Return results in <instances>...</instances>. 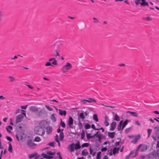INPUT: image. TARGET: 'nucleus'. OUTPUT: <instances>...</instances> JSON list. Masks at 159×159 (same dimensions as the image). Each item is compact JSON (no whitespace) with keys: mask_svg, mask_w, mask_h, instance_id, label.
<instances>
[{"mask_svg":"<svg viewBox=\"0 0 159 159\" xmlns=\"http://www.w3.org/2000/svg\"><path fill=\"white\" fill-rule=\"evenodd\" d=\"M61 42L57 41L55 43L52 45V48L54 49L55 52L56 53V54L55 53V57L59 56V52L60 51V46L62 44L61 43Z\"/></svg>","mask_w":159,"mask_h":159,"instance_id":"f257e3e1","label":"nucleus"},{"mask_svg":"<svg viewBox=\"0 0 159 159\" xmlns=\"http://www.w3.org/2000/svg\"><path fill=\"white\" fill-rule=\"evenodd\" d=\"M158 159L159 158V149H158L157 151L154 150L151 153L148 154L146 156L145 159Z\"/></svg>","mask_w":159,"mask_h":159,"instance_id":"f03ea898","label":"nucleus"},{"mask_svg":"<svg viewBox=\"0 0 159 159\" xmlns=\"http://www.w3.org/2000/svg\"><path fill=\"white\" fill-rule=\"evenodd\" d=\"M34 131L36 134L41 136L43 135L45 133L44 129L39 126H37L35 127Z\"/></svg>","mask_w":159,"mask_h":159,"instance_id":"7ed1b4c3","label":"nucleus"},{"mask_svg":"<svg viewBox=\"0 0 159 159\" xmlns=\"http://www.w3.org/2000/svg\"><path fill=\"white\" fill-rule=\"evenodd\" d=\"M72 68V66L71 64L69 62H67L66 65L63 66L61 69V70L63 72L66 73L67 72L68 70Z\"/></svg>","mask_w":159,"mask_h":159,"instance_id":"20e7f679","label":"nucleus"},{"mask_svg":"<svg viewBox=\"0 0 159 159\" xmlns=\"http://www.w3.org/2000/svg\"><path fill=\"white\" fill-rule=\"evenodd\" d=\"M141 148L140 151L142 152L145 151L148 148V146L145 144H140L137 147L136 151L138 152Z\"/></svg>","mask_w":159,"mask_h":159,"instance_id":"39448f33","label":"nucleus"},{"mask_svg":"<svg viewBox=\"0 0 159 159\" xmlns=\"http://www.w3.org/2000/svg\"><path fill=\"white\" fill-rule=\"evenodd\" d=\"M27 144L28 146L31 149L35 148L37 146L36 144L33 142L32 140L31 139H29L27 140Z\"/></svg>","mask_w":159,"mask_h":159,"instance_id":"423d86ee","label":"nucleus"},{"mask_svg":"<svg viewBox=\"0 0 159 159\" xmlns=\"http://www.w3.org/2000/svg\"><path fill=\"white\" fill-rule=\"evenodd\" d=\"M40 127L43 128V129L47 128L49 125V123L46 120H43L41 121L39 123Z\"/></svg>","mask_w":159,"mask_h":159,"instance_id":"0eeeda50","label":"nucleus"},{"mask_svg":"<svg viewBox=\"0 0 159 159\" xmlns=\"http://www.w3.org/2000/svg\"><path fill=\"white\" fill-rule=\"evenodd\" d=\"M26 116V114L24 112H22L21 114L18 115L17 116L16 120V123L20 122L24 117Z\"/></svg>","mask_w":159,"mask_h":159,"instance_id":"6e6552de","label":"nucleus"},{"mask_svg":"<svg viewBox=\"0 0 159 159\" xmlns=\"http://www.w3.org/2000/svg\"><path fill=\"white\" fill-rule=\"evenodd\" d=\"M140 138L141 136L140 134H138L135 137L133 140L131 141V143L134 144H136L137 143L138 140L140 139Z\"/></svg>","mask_w":159,"mask_h":159,"instance_id":"1a4fd4ad","label":"nucleus"},{"mask_svg":"<svg viewBox=\"0 0 159 159\" xmlns=\"http://www.w3.org/2000/svg\"><path fill=\"white\" fill-rule=\"evenodd\" d=\"M17 139L19 141H20L23 139V134L21 132H18L16 135Z\"/></svg>","mask_w":159,"mask_h":159,"instance_id":"9d476101","label":"nucleus"},{"mask_svg":"<svg viewBox=\"0 0 159 159\" xmlns=\"http://www.w3.org/2000/svg\"><path fill=\"white\" fill-rule=\"evenodd\" d=\"M39 108L35 106H31L30 108V110L32 112H35L38 111Z\"/></svg>","mask_w":159,"mask_h":159,"instance_id":"9b49d317","label":"nucleus"},{"mask_svg":"<svg viewBox=\"0 0 159 159\" xmlns=\"http://www.w3.org/2000/svg\"><path fill=\"white\" fill-rule=\"evenodd\" d=\"M120 148L115 147L113 148L112 150V153L111 152L110 153V155H111L112 154L115 155L116 153H118L120 150Z\"/></svg>","mask_w":159,"mask_h":159,"instance_id":"f8f14e48","label":"nucleus"},{"mask_svg":"<svg viewBox=\"0 0 159 159\" xmlns=\"http://www.w3.org/2000/svg\"><path fill=\"white\" fill-rule=\"evenodd\" d=\"M85 118V116L84 115V113L83 112L80 113L78 116V120H81V121H83Z\"/></svg>","mask_w":159,"mask_h":159,"instance_id":"ddd939ff","label":"nucleus"},{"mask_svg":"<svg viewBox=\"0 0 159 159\" xmlns=\"http://www.w3.org/2000/svg\"><path fill=\"white\" fill-rule=\"evenodd\" d=\"M116 125V122L113 121L112 122L110 125V130L113 131L115 128Z\"/></svg>","mask_w":159,"mask_h":159,"instance_id":"4468645a","label":"nucleus"},{"mask_svg":"<svg viewBox=\"0 0 159 159\" xmlns=\"http://www.w3.org/2000/svg\"><path fill=\"white\" fill-rule=\"evenodd\" d=\"M73 120L71 117H70L69 118V120L68 122V125L70 127L73 125Z\"/></svg>","mask_w":159,"mask_h":159,"instance_id":"2eb2a0df","label":"nucleus"},{"mask_svg":"<svg viewBox=\"0 0 159 159\" xmlns=\"http://www.w3.org/2000/svg\"><path fill=\"white\" fill-rule=\"evenodd\" d=\"M42 156L44 158L51 159L53 158V156H49L45 153H42Z\"/></svg>","mask_w":159,"mask_h":159,"instance_id":"dca6fc26","label":"nucleus"},{"mask_svg":"<svg viewBox=\"0 0 159 159\" xmlns=\"http://www.w3.org/2000/svg\"><path fill=\"white\" fill-rule=\"evenodd\" d=\"M59 114L61 116H65L66 115V111L65 110H62L61 109H59Z\"/></svg>","mask_w":159,"mask_h":159,"instance_id":"f3484780","label":"nucleus"},{"mask_svg":"<svg viewBox=\"0 0 159 159\" xmlns=\"http://www.w3.org/2000/svg\"><path fill=\"white\" fill-rule=\"evenodd\" d=\"M128 122V120H126L123 122H122V127L121 128V131H122L125 126L127 124Z\"/></svg>","mask_w":159,"mask_h":159,"instance_id":"a211bd4d","label":"nucleus"},{"mask_svg":"<svg viewBox=\"0 0 159 159\" xmlns=\"http://www.w3.org/2000/svg\"><path fill=\"white\" fill-rule=\"evenodd\" d=\"M81 154L83 156H86L87 155H88L89 152L86 149H84L82 151Z\"/></svg>","mask_w":159,"mask_h":159,"instance_id":"6ab92c4d","label":"nucleus"},{"mask_svg":"<svg viewBox=\"0 0 159 159\" xmlns=\"http://www.w3.org/2000/svg\"><path fill=\"white\" fill-rule=\"evenodd\" d=\"M115 134V133L114 132H109L108 133V136L111 139L114 138Z\"/></svg>","mask_w":159,"mask_h":159,"instance_id":"aec40b11","label":"nucleus"},{"mask_svg":"<svg viewBox=\"0 0 159 159\" xmlns=\"http://www.w3.org/2000/svg\"><path fill=\"white\" fill-rule=\"evenodd\" d=\"M123 121V120H121L119 124L117 126V130L118 131H120V130H121V128L122 127V122Z\"/></svg>","mask_w":159,"mask_h":159,"instance_id":"412c9836","label":"nucleus"},{"mask_svg":"<svg viewBox=\"0 0 159 159\" xmlns=\"http://www.w3.org/2000/svg\"><path fill=\"white\" fill-rule=\"evenodd\" d=\"M69 148L71 152H72L74 151L75 148L74 147V145L73 143H72L70 144L69 146Z\"/></svg>","mask_w":159,"mask_h":159,"instance_id":"4be33fe9","label":"nucleus"},{"mask_svg":"<svg viewBox=\"0 0 159 159\" xmlns=\"http://www.w3.org/2000/svg\"><path fill=\"white\" fill-rule=\"evenodd\" d=\"M74 146H75V149L76 150L80 149L81 148L79 142H77V143H76V144L74 145Z\"/></svg>","mask_w":159,"mask_h":159,"instance_id":"5701e85b","label":"nucleus"},{"mask_svg":"<svg viewBox=\"0 0 159 159\" xmlns=\"http://www.w3.org/2000/svg\"><path fill=\"white\" fill-rule=\"evenodd\" d=\"M126 112L130 113L131 115H132L133 116L136 117H137L138 116V114L136 112H131V111H127Z\"/></svg>","mask_w":159,"mask_h":159,"instance_id":"b1692460","label":"nucleus"},{"mask_svg":"<svg viewBox=\"0 0 159 159\" xmlns=\"http://www.w3.org/2000/svg\"><path fill=\"white\" fill-rule=\"evenodd\" d=\"M83 101H86L89 102H96L95 99L91 98H89L88 100L84 99L83 100Z\"/></svg>","mask_w":159,"mask_h":159,"instance_id":"393cba45","label":"nucleus"},{"mask_svg":"<svg viewBox=\"0 0 159 159\" xmlns=\"http://www.w3.org/2000/svg\"><path fill=\"white\" fill-rule=\"evenodd\" d=\"M56 114H52L51 116V119L52 121L53 122L57 121V118L55 116Z\"/></svg>","mask_w":159,"mask_h":159,"instance_id":"a878e982","label":"nucleus"},{"mask_svg":"<svg viewBox=\"0 0 159 159\" xmlns=\"http://www.w3.org/2000/svg\"><path fill=\"white\" fill-rule=\"evenodd\" d=\"M86 134L87 138L88 140H89L91 138H94L95 136H96V135L94 134L93 135H91V137H89L88 136V135H91V133H88L87 132H86Z\"/></svg>","mask_w":159,"mask_h":159,"instance_id":"bb28decb","label":"nucleus"},{"mask_svg":"<svg viewBox=\"0 0 159 159\" xmlns=\"http://www.w3.org/2000/svg\"><path fill=\"white\" fill-rule=\"evenodd\" d=\"M46 128V132L47 134H49L52 132V127L48 126L47 128Z\"/></svg>","mask_w":159,"mask_h":159,"instance_id":"cd10ccee","label":"nucleus"},{"mask_svg":"<svg viewBox=\"0 0 159 159\" xmlns=\"http://www.w3.org/2000/svg\"><path fill=\"white\" fill-rule=\"evenodd\" d=\"M142 2L140 4L142 6H148V3L146 2L145 0H142Z\"/></svg>","mask_w":159,"mask_h":159,"instance_id":"c85d7f7f","label":"nucleus"},{"mask_svg":"<svg viewBox=\"0 0 159 159\" xmlns=\"http://www.w3.org/2000/svg\"><path fill=\"white\" fill-rule=\"evenodd\" d=\"M13 129L12 127L10 125H9L7 126L6 127V129L7 131L9 133H10L11 132V130H12Z\"/></svg>","mask_w":159,"mask_h":159,"instance_id":"c756f323","label":"nucleus"},{"mask_svg":"<svg viewBox=\"0 0 159 159\" xmlns=\"http://www.w3.org/2000/svg\"><path fill=\"white\" fill-rule=\"evenodd\" d=\"M85 137V131L84 130H82L81 133V138L83 139Z\"/></svg>","mask_w":159,"mask_h":159,"instance_id":"7c9ffc66","label":"nucleus"},{"mask_svg":"<svg viewBox=\"0 0 159 159\" xmlns=\"http://www.w3.org/2000/svg\"><path fill=\"white\" fill-rule=\"evenodd\" d=\"M93 119L96 122L98 121V118L97 115L96 114H94L93 116Z\"/></svg>","mask_w":159,"mask_h":159,"instance_id":"2f4dec72","label":"nucleus"},{"mask_svg":"<svg viewBox=\"0 0 159 159\" xmlns=\"http://www.w3.org/2000/svg\"><path fill=\"white\" fill-rule=\"evenodd\" d=\"M8 151L11 152L12 153L13 152L12 147L11 143H10L8 146Z\"/></svg>","mask_w":159,"mask_h":159,"instance_id":"473e14b6","label":"nucleus"},{"mask_svg":"<svg viewBox=\"0 0 159 159\" xmlns=\"http://www.w3.org/2000/svg\"><path fill=\"white\" fill-rule=\"evenodd\" d=\"M59 136L60 137V140L61 141L63 140L64 138V133L62 131H61L59 134Z\"/></svg>","mask_w":159,"mask_h":159,"instance_id":"72a5a7b5","label":"nucleus"},{"mask_svg":"<svg viewBox=\"0 0 159 159\" xmlns=\"http://www.w3.org/2000/svg\"><path fill=\"white\" fill-rule=\"evenodd\" d=\"M41 140L40 138L38 136H37L35 137L34 140V142H40Z\"/></svg>","mask_w":159,"mask_h":159,"instance_id":"f704fd0d","label":"nucleus"},{"mask_svg":"<svg viewBox=\"0 0 159 159\" xmlns=\"http://www.w3.org/2000/svg\"><path fill=\"white\" fill-rule=\"evenodd\" d=\"M120 119L119 116L117 114H116L115 115L114 120H115L119 121L120 120Z\"/></svg>","mask_w":159,"mask_h":159,"instance_id":"c9c22d12","label":"nucleus"},{"mask_svg":"<svg viewBox=\"0 0 159 159\" xmlns=\"http://www.w3.org/2000/svg\"><path fill=\"white\" fill-rule=\"evenodd\" d=\"M55 153V152H52L51 151H48L47 152V154L49 156H53Z\"/></svg>","mask_w":159,"mask_h":159,"instance_id":"e433bc0d","label":"nucleus"},{"mask_svg":"<svg viewBox=\"0 0 159 159\" xmlns=\"http://www.w3.org/2000/svg\"><path fill=\"white\" fill-rule=\"evenodd\" d=\"M154 130L156 132H159V125H157L154 128Z\"/></svg>","mask_w":159,"mask_h":159,"instance_id":"4c0bfd02","label":"nucleus"},{"mask_svg":"<svg viewBox=\"0 0 159 159\" xmlns=\"http://www.w3.org/2000/svg\"><path fill=\"white\" fill-rule=\"evenodd\" d=\"M91 125L88 123H86L84 125V128L86 129H88L90 128Z\"/></svg>","mask_w":159,"mask_h":159,"instance_id":"58836bf2","label":"nucleus"},{"mask_svg":"<svg viewBox=\"0 0 159 159\" xmlns=\"http://www.w3.org/2000/svg\"><path fill=\"white\" fill-rule=\"evenodd\" d=\"M143 20L146 21H150L152 20V19L150 17H147L143 18Z\"/></svg>","mask_w":159,"mask_h":159,"instance_id":"ea45409f","label":"nucleus"},{"mask_svg":"<svg viewBox=\"0 0 159 159\" xmlns=\"http://www.w3.org/2000/svg\"><path fill=\"white\" fill-rule=\"evenodd\" d=\"M147 131L148 132V138L150 136V134L151 133L152 130L150 129H147Z\"/></svg>","mask_w":159,"mask_h":159,"instance_id":"a19ab883","label":"nucleus"},{"mask_svg":"<svg viewBox=\"0 0 159 159\" xmlns=\"http://www.w3.org/2000/svg\"><path fill=\"white\" fill-rule=\"evenodd\" d=\"M60 126H61L63 128H65L66 127V124L64 121L61 120L60 122Z\"/></svg>","mask_w":159,"mask_h":159,"instance_id":"79ce46f5","label":"nucleus"},{"mask_svg":"<svg viewBox=\"0 0 159 159\" xmlns=\"http://www.w3.org/2000/svg\"><path fill=\"white\" fill-rule=\"evenodd\" d=\"M89 146V143H84L82 145L81 147L82 148L86 147H88Z\"/></svg>","mask_w":159,"mask_h":159,"instance_id":"37998d69","label":"nucleus"},{"mask_svg":"<svg viewBox=\"0 0 159 159\" xmlns=\"http://www.w3.org/2000/svg\"><path fill=\"white\" fill-rule=\"evenodd\" d=\"M55 143V142L54 141H53L52 142L49 143L48 144V145H49V146H50L52 147H55V145H54Z\"/></svg>","mask_w":159,"mask_h":159,"instance_id":"c03bdc74","label":"nucleus"},{"mask_svg":"<svg viewBox=\"0 0 159 159\" xmlns=\"http://www.w3.org/2000/svg\"><path fill=\"white\" fill-rule=\"evenodd\" d=\"M52 64L56 66L57 65V61L56 60V59H54L53 61L51 63Z\"/></svg>","mask_w":159,"mask_h":159,"instance_id":"a18cd8bd","label":"nucleus"},{"mask_svg":"<svg viewBox=\"0 0 159 159\" xmlns=\"http://www.w3.org/2000/svg\"><path fill=\"white\" fill-rule=\"evenodd\" d=\"M45 107L49 111H52L53 110V108H52L50 107L47 105H46Z\"/></svg>","mask_w":159,"mask_h":159,"instance_id":"49530a36","label":"nucleus"},{"mask_svg":"<svg viewBox=\"0 0 159 159\" xmlns=\"http://www.w3.org/2000/svg\"><path fill=\"white\" fill-rule=\"evenodd\" d=\"M35 155H36V154L34 153L31 154L29 155V157L31 159L32 158L34 157H35Z\"/></svg>","mask_w":159,"mask_h":159,"instance_id":"de8ad7c7","label":"nucleus"},{"mask_svg":"<svg viewBox=\"0 0 159 159\" xmlns=\"http://www.w3.org/2000/svg\"><path fill=\"white\" fill-rule=\"evenodd\" d=\"M9 79H10L11 82H13L15 80V78L12 76H9Z\"/></svg>","mask_w":159,"mask_h":159,"instance_id":"09e8293b","label":"nucleus"},{"mask_svg":"<svg viewBox=\"0 0 159 159\" xmlns=\"http://www.w3.org/2000/svg\"><path fill=\"white\" fill-rule=\"evenodd\" d=\"M89 150L90 151V154L89 155H90L91 154L92 155L93 153V151H94V149H93L91 148H89Z\"/></svg>","mask_w":159,"mask_h":159,"instance_id":"8fccbe9b","label":"nucleus"},{"mask_svg":"<svg viewBox=\"0 0 159 159\" xmlns=\"http://www.w3.org/2000/svg\"><path fill=\"white\" fill-rule=\"evenodd\" d=\"M142 1V0H136L135 1V3L136 4V5H138L139 4H141V1Z\"/></svg>","mask_w":159,"mask_h":159,"instance_id":"3c124183","label":"nucleus"},{"mask_svg":"<svg viewBox=\"0 0 159 159\" xmlns=\"http://www.w3.org/2000/svg\"><path fill=\"white\" fill-rule=\"evenodd\" d=\"M93 19L94 20L93 22L94 23H98L99 22L98 20L96 18L93 17Z\"/></svg>","mask_w":159,"mask_h":159,"instance_id":"603ef678","label":"nucleus"},{"mask_svg":"<svg viewBox=\"0 0 159 159\" xmlns=\"http://www.w3.org/2000/svg\"><path fill=\"white\" fill-rule=\"evenodd\" d=\"M78 125L80 128H81L82 127V124L81 122V120H78Z\"/></svg>","mask_w":159,"mask_h":159,"instance_id":"864d4df0","label":"nucleus"},{"mask_svg":"<svg viewBox=\"0 0 159 159\" xmlns=\"http://www.w3.org/2000/svg\"><path fill=\"white\" fill-rule=\"evenodd\" d=\"M91 128L95 130H98V128H96L94 125V124H92L91 125Z\"/></svg>","mask_w":159,"mask_h":159,"instance_id":"5fc2aeb1","label":"nucleus"},{"mask_svg":"<svg viewBox=\"0 0 159 159\" xmlns=\"http://www.w3.org/2000/svg\"><path fill=\"white\" fill-rule=\"evenodd\" d=\"M6 138L10 142H11L12 141V138L10 137L7 136Z\"/></svg>","mask_w":159,"mask_h":159,"instance_id":"6e6d98bb","label":"nucleus"},{"mask_svg":"<svg viewBox=\"0 0 159 159\" xmlns=\"http://www.w3.org/2000/svg\"><path fill=\"white\" fill-rule=\"evenodd\" d=\"M46 66H52L51 63L49 61L47 62L45 64Z\"/></svg>","mask_w":159,"mask_h":159,"instance_id":"4d7b16f0","label":"nucleus"},{"mask_svg":"<svg viewBox=\"0 0 159 159\" xmlns=\"http://www.w3.org/2000/svg\"><path fill=\"white\" fill-rule=\"evenodd\" d=\"M96 136L98 139L99 140L101 139V134H98Z\"/></svg>","mask_w":159,"mask_h":159,"instance_id":"13d9d810","label":"nucleus"},{"mask_svg":"<svg viewBox=\"0 0 159 159\" xmlns=\"http://www.w3.org/2000/svg\"><path fill=\"white\" fill-rule=\"evenodd\" d=\"M104 125L106 126H108L109 125V123L108 121H105L104 123Z\"/></svg>","mask_w":159,"mask_h":159,"instance_id":"bf43d9fd","label":"nucleus"},{"mask_svg":"<svg viewBox=\"0 0 159 159\" xmlns=\"http://www.w3.org/2000/svg\"><path fill=\"white\" fill-rule=\"evenodd\" d=\"M55 140L57 142H58V141H59L58 139V136L57 134L55 136Z\"/></svg>","mask_w":159,"mask_h":159,"instance_id":"052dcab7","label":"nucleus"},{"mask_svg":"<svg viewBox=\"0 0 159 159\" xmlns=\"http://www.w3.org/2000/svg\"><path fill=\"white\" fill-rule=\"evenodd\" d=\"M107 150V148L106 147L102 148L101 149V151L102 152H105Z\"/></svg>","mask_w":159,"mask_h":159,"instance_id":"680f3d73","label":"nucleus"},{"mask_svg":"<svg viewBox=\"0 0 159 159\" xmlns=\"http://www.w3.org/2000/svg\"><path fill=\"white\" fill-rule=\"evenodd\" d=\"M109 117L108 116L106 115L105 116V121H108Z\"/></svg>","mask_w":159,"mask_h":159,"instance_id":"e2e57ef3","label":"nucleus"},{"mask_svg":"<svg viewBox=\"0 0 159 159\" xmlns=\"http://www.w3.org/2000/svg\"><path fill=\"white\" fill-rule=\"evenodd\" d=\"M28 106V105L24 106H22L21 107V108L23 109H26L27 107Z\"/></svg>","mask_w":159,"mask_h":159,"instance_id":"0e129e2a","label":"nucleus"},{"mask_svg":"<svg viewBox=\"0 0 159 159\" xmlns=\"http://www.w3.org/2000/svg\"><path fill=\"white\" fill-rule=\"evenodd\" d=\"M61 131V129H60V126H59L58 128V129H57V132L58 133H60Z\"/></svg>","mask_w":159,"mask_h":159,"instance_id":"69168bd1","label":"nucleus"},{"mask_svg":"<svg viewBox=\"0 0 159 159\" xmlns=\"http://www.w3.org/2000/svg\"><path fill=\"white\" fill-rule=\"evenodd\" d=\"M120 141L116 142L115 143V146H119L120 144Z\"/></svg>","mask_w":159,"mask_h":159,"instance_id":"338daca9","label":"nucleus"},{"mask_svg":"<svg viewBox=\"0 0 159 159\" xmlns=\"http://www.w3.org/2000/svg\"><path fill=\"white\" fill-rule=\"evenodd\" d=\"M101 157V155L97 154L96 159H100Z\"/></svg>","mask_w":159,"mask_h":159,"instance_id":"774afa93","label":"nucleus"}]
</instances>
